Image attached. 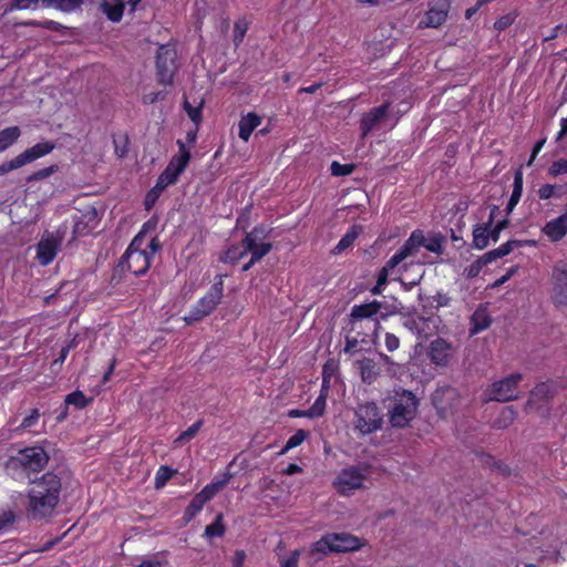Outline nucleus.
I'll return each instance as SVG.
<instances>
[{
    "mask_svg": "<svg viewBox=\"0 0 567 567\" xmlns=\"http://www.w3.org/2000/svg\"><path fill=\"white\" fill-rule=\"evenodd\" d=\"M383 414L373 402L359 404L354 412V430L367 435L379 431L382 427Z\"/></svg>",
    "mask_w": 567,
    "mask_h": 567,
    "instance_id": "0eeeda50",
    "label": "nucleus"
},
{
    "mask_svg": "<svg viewBox=\"0 0 567 567\" xmlns=\"http://www.w3.org/2000/svg\"><path fill=\"white\" fill-rule=\"evenodd\" d=\"M369 475V468L365 465H352L342 468L333 481L337 492L343 496L351 495L354 491L363 487V483Z\"/></svg>",
    "mask_w": 567,
    "mask_h": 567,
    "instance_id": "423d86ee",
    "label": "nucleus"
},
{
    "mask_svg": "<svg viewBox=\"0 0 567 567\" xmlns=\"http://www.w3.org/2000/svg\"><path fill=\"white\" fill-rule=\"evenodd\" d=\"M204 505L205 503L198 496L195 495L184 512L185 520H192L196 516V514L203 509Z\"/></svg>",
    "mask_w": 567,
    "mask_h": 567,
    "instance_id": "a19ab883",
    "label": "nucleus"
},
{
    "mask_svg": "<svg viewBox=\"0 0 567 567\" xmlns=\"http://www.w3.org/2000/svg\"><path fill=\"white\" fill-rule=\"evenodd\" d=\"M231 478V474L230 473H225L223 478L220 480H214L209 486L216 492V494L218 492H220L227 484L228 482L230 481Z\"/></svg>",
    "mask_w": 567,
    "mask_h": 567,
    "instance_id": "680f3d73",
    "label": "nucleus"
},
{
    "mask_svg": "<svg viewBox=\"0 0 567 567\" xmlns=\"http://www.w3.org/2000/svg\"><path fill=\"white\" fill-rule=\"evenodd\" d=\"M382 308L383 302L378 300L354 305L349 313V322L352 326L351 329L354 330V326L361 320L373 319Z\"/></svg>",
    "mask_w": 567,
    "mask_h": 567,
    "instance_id": "a211bd4d",
    "label": "nucleus"
},
{
    "mask_svg": "<svg viewBox=\"0 0 567 567\" xmlns=\"http://www.w3.org/2000/svg\"><path fill=\"white\" fill-rule=\"evenodd\" d=\"M433 302H435V308L450 307L452 302V298L445 292H436L435 296L432 297Z\"/></svg>",
    "mask_w": 567,
    "mask_h": 567,
    "instance_id": "4d7b16f0",
    "label": "nucleus"
},
{
    "mask_svg": "<svg viewBox=\"0 0 567 567\" xmlns=\"http://www.w3.org/2000/svg\"><path fill=\"white\" fill-rule=\"evenodd\" d=\"M525 245H535L534 240H508L507 243L501 245L498 248L487 251L483 255L485 258V261L488 264L507 256L511 254L515 248L523 247Z\"/></svg>",
    "mask_w": 567,
    "mask_h": 567,
    "instance_id": "4be33fe9",
    "label": "nucleus"
},
{
    "mask_svg": "<svg viewBox=\"0 0 567 567\" xmlns=\"http://www.w3.org/2000/svg\"><path fill=\"white\" fill-rule=\"evenodd\" d=\"M565 186H557L551 184L542 185L538 189V197L540 199H549L551 197H560L566 193Z\"/></svg>",
    "mask_w": 567,
    "mask_h": 567,
    "instance_id": "72a5a7b5",
    "label": "nucleus"
},
{
    "mask_svg": "<svg viewBox=\"0 0 567 567\" xmlns=\"http://www.w3.org/2000/svg\"><path fill=\"white\" fill-rule=\"evenodd\" d=\"M16 522V514L12 511H0V532L8 529Z\"/></svg>",
    "mask_w": 567,
    "mask_h": 567,
    "instance_id": "864d4df0",
    "label": "nucleus"
},
{
    "mask_svg": "<svg viewBox=\"0 0 567 567\" xmlns=\"http://www.w3.org/2000/svg\"><path fill=\"white\" fill-rule=\"evenodd\" d=\"M267 230L264 226H256L249 233H246L243 239L244 252H250L252 262L261 260L272 248L271 243H265Z\"/></svg>",
    "mask_w": 567,
    "mask_h": 567,
    "instance_id": "9d476101",
    "label": "nucleus"
},
{
    "mask_svg": "<svg viewBox=\"0 0 567 567\" xmlns=\"http://www.w3.org/2000/svg\"><path fill=\"white\" fill-rule=\"evenodd\" d=\"M299 551L295 550L290 557L280 563V567H298Z\"/></svg>",
    "mask_w": 567,
    "mask_h": 567,
    "instance_id": "774afa93",
    "label": "nucleus"
},
{
    "mask_svg": "<svg viewBox=\"0 0 567 567\" xmlns=\"http://www.w3.org/2000/svg\"><path fill=\"white\" fill-rule=\"evenodd\" d=\"M90 399H87L83 392L74 391L65 396V405H74L76 409H84L90 403Z\"/></svg>",
    "mask_w": 567,
    "mask_h": 567,
    "instance_id": "58836bf2",
    "label": "nucleus"
},
{
    "mask_svg": "<svg viewBox=\"0 0 567 567\" xmlns=\"http://www.w3.org/2000/svg\"><path fill=\"white\" fill-rule=\"evenodd\" d=\"M565 207L566 210L563 215L548 221L543 228V233L551 241H558L567 234V202Z\"/></svg>",
    "mask_w": 567,
    "mask_h": 567,
    "instance_id": "aec40b11",
    "label": "nucleus"
},
{
    "mask_svg": "<svg viewBox=\"0 0 567 567\" xmlns=\"http://www.w3.org/2000/svg\"><path fill=\"white\" fill-rule=\"evenodd\" d=\"M327 393L321 392L315 403L306 410L307 417L313 419L323 415L326 410Z\"/></svg>",
    "mask_w": 567,
    "mask_h": 567,
    "instance_id": "f704fd0d",
    "label": "nucleus"
},
{
    "mask_svg": "<svg viewBox=\"0 0 567 567\" xmlns=\"http://www.w3.org/2000/svg\"><path fill=\"white\" fill-rule=\"evenodd\" d=\"M417 320H421V321H429V322H432V321H435L436 318L434 317H429V318H424V317H419V318H414V317H408L406 320L404 321L403 326L405 328H408L409 330L411 331H414V330H417Z\"/></svg>",
    "mask_w": 567,
    "mask_h": 567,
    "instance_id": "13d9d810",
    "label": "nucleus"
},
{
    "mask_svg": "<svg viewBox=\"0 0 567 567\" xmlns=\"http://www.w3.org/2000/svg\"><path fill=\"white\" fill-rule=\"evenodd\" d=\"M61 478L47 472L40 478L32 482L28 492V514L32 519H43L50 517L55 511L61 494Z\"/></svg>",
    "mask_w": 567,
    "mask_h": 567,
    "instance_id": "f257e3e1",
    "label": "nucleus"
},
{
    "mask_svg": "<svg viewBox=\"0 0 567 567\" xmlns=\"http://www.w3.org/2000/svg\"><path fill=\"white\" fill-rule=\"evenodd\" d=\"M171 171H172V168L171 169L165 168L156 181V184L154 187L157 188L158 190H161V193H163L167 186L175 184L178 179V177Z\"/></svg>",
    "mask_w": 567,
    "mask_h": 567,
    "instance_id": "4c0bfd02",
    "label": "nucleus"
},
{
    "mask_svg": "<svg viewBox=\"0 0 567 567\" xmlns=\"http://www.w3.org/2000/svg\"><path fill=\"white\" fill-rule=\"evenodd\" d=\"M245 255H247L246 252H244V249L243 250H239L237 247H231L229 248L225 254L224 256L220 257V260L224 261V262H231V264H235L237 262L239 259H241Z\"/></svg>",
    "mask_w": 567,
    "mask_h": 567,
    "instance_id": "3c124183",
    "label": "nucleus"
},
{
    "mask_svg": "<svg viewBox=\"0 0 567 567\" xmlns=\"http://www.w3.org/2000/svg\"><path fill=\"white\" fill-rule=\"evenodd\" d=\"M142 245L143 231H140L134 237L118 262V267L122 271L127 270L135 276H142L146 274L151 267L152 259L148 250L142 248Z\"/></svg>",
    "mask_w": 567,
    "mask_h": 567,
    "instance_id": "f03ea898",
    "label": "nucleus"
},
{
    "mask_svg": "<svg viewBox=\"0 0 567 567\" xmlns=\"http://www.w3.org/2000/svg\"><path fill=\"white\" fill-rule=\"evenodd\" d=\"M21 131L18 126L6 127L0 131V153L12 146L20 137Z\"/></svg>",
    "mask_w": 567,
    "mask_h": 567,
    "instance_id": "7c9ffc66",
    "label": "nucleus"
},
{
    "mask_svg": "<svg viewBox=\"0 0 567 567\" xmlns=\"http://www.w3.org/2000/svg\"><path fill=\"white\" fill-rule=\"evenodd\" d=\"M65 229L54 233L45 231L37 245V259L42 266H47L55 258L64 239Z\"/></svg>",
    "mask_w": 567,
    "mask_h": 567,
    "instance_id": "9b49d317",
    "label": "nucleus"
},
{
    "mask_svg": "<svg viewBox=\"0 0 567 567\" xmlns=\"http://www.w3.org/2000/svg\"><path fill=\"white\" fill-rule=\"evenodd\" d=\"M40 417V412L38 409H33L30 413V415L25 416L21 422V427L28 429L33 426Z\"/></svg>",
    "mask_w": 567,
    "mask_h": 567,
    "instance_id": "052dcab7",
    "label": "nucleus"
},
{
    "mask_svg": "<svg viewBox=\"0 0 567 567\" xmlns=\"http://www.w3.org/2000/svg\"><path fill=\"white\" fill-rule=\"evenodd\" d=\"M203 421H197L190 425L186 431L182 432L179 436L174 441L175 444L192 440L200 430Z\"/></svg>",
    "mask_w": 567,
    "mask_h": 567,
    "instance_id": "49530a36",
    "label": "nucleus"
},
{
    "mask_svg": "<svg viewBox=\"0 0 567 567\" xmlns=\"http://www.w3.org/2000/svg\"><path fill=\"white\" fill-rule=\"evenodd\" d=\"M330 169L333 176H348L354 171V165L332 162Z\"/></svg>",
    "mask_w": 567,
    "mask_h": 567,
    "instance_id": "09e8293b",
    "label": "nucleus"
},
{
    "mask_svg": "<svg viewBox=\"0 0 567 567\" xmlns=\"http://www.w3.org/2000/svg\"><path fill=\"white\" fill-rule=\"evenodd\" d=\"M39 0H12L11 8L25 10L38 4Z\"/></svg>",
    "mask_w": 567,
    "mask_h": 567,
    "instance_id": "69168bd1",
    "label": "nucleus"
},
{
    "mask_svg": "<svg viewBox=\"0 0 567 567\" xmlns=\"http://www.w3.org/2000/svg\"><path fill=\"white\" fill-rule=\"evenodd\" d=\"M516 415L517 413L513 406H505L493 425L498 430L507 429L514 422Z\"/></svg>",
    "mask_w": 567,
    "mask_h": 567,
    "instance_id": "473e14b6",
    "label": "nucleus"
},
{
    "mask_svg": "<svg viewBox=\"0 0 567 567\" xmlns=\"http://www.w3.org/2000/svg\"><path fill=\"white\" fill-rule=\"evenodd\" d=\"M361 547L360 539L349 533H330L323 535L312 546V551L327 555L329 553H346Z\"/></svg>",
    "mask_w": 567,
    "mask_h": 567,
    "instance_id": "39448f33",
    "label": "nucleus"
},
{
    "mask_svg": "<svg viewBox=\"0 0 567 567\" xmlns=\"http://www.w3.org/2000/svg\"><path fill=\"white\" fill-rule=\"evenodd\" d=\"M457 390L453 386H443L433 394V402L441 410L454 409V401H457Z\"/></svg>",
    "mask_w": 567,
    "mask_h": 567,
    "instance_id": "412c9836",
    "label": "nucleus"
},
{
    "mask_svg": "<svg viewBox=\"0 0 567 567\" xmlns=\"http://www.w3.org/2000/svg\"><path fill=\"white\" fill-rule=\"evenodd\" d=\"M548 174L554 177L561 174H567V159L560 158L555 161L548 168Z\"/></svg>",
    "mask_w": 567,
    "mask_h": 567,
    "instance_id": "5fc2aeb1",
    "label": "nucleus"
},
{
    "mask_svg": "<svg viewBox=\"0 0 567 567\" xmlns=\"http://www.w3.org/2000/svg\"><path fill=\"white\" fill-rule=\"evenodd\" d=\"M308 436V432L305 430H298L293 435H291L286 445L282 447L280 454H285L287 451L299 446Z\"/></svg>",
    "mask_w": 567,
    "mask_h": 567,
    "instance_id": "79ce46f5",
    "label": "nucleus"
},
{
    "mask_svg": "<svg viewBox=\"0 0 567 567\" xmlns=\"http://www.w3.org/2000/svg\"><path fill=\"white\" fill-rule=\"evenodd\" d=\"M451 8V0H432L422 23L425 27L439 28L447 18Z\"/></svg>",
    "mask_w": 567,
    "mask_h": 567,
    "instance_id": "dca6fc26",
    "label": "nucleus"
},
{
    "mask_svg": "<svg viewBox=\"0 0 567 567\" xmlns=\"http://www.w3.org/2000/svg\"><path fill=\"white\" fill-rule=\"evenodd\" d=\"M216 495V492L208 485H206L196 496H198L205 504Z\"/></svg>",
    "mask_w": 567,
    "mask_h": 567,
    "instance_id": "338daca9",
    "label": "nucleus"
},
{
    "mask_svg": "<svg viewBox=\"0 0 567 567\" xmlns=\"http://www.w3.org/2000/svg\"><path fill=\"white\" fill-rule=\"evenodd\" d=\"M453 348L450 342L437 338L430 343L429 357L436 365H446L452 357Z\"/></svg>",
    "mask_w": 567,
    "mask_h": 567,
    "instance_id": "6ab92c4d",
    "label": "nucleus"
},
{
    "mask_svg": "<svg viewBox=\"0 0 567 567\" xmlns=\"http://www.w3.org/2000/svg\"><path fill=\"white\" fill-rule=\"evenodd\" d=\"M492 323L491 316L486 308L480 307L471 317V333L475 334L487 329Z\"/></svg>",
    "mask_w": 567,
    "mask_h": 567,
    "instance_id": "cd10ccee",
    "label": "nucleus"
},
{
    "mask_svg": "<svg viewBox=\"0 0 567 567\" xmlns=\"http://www.w3.org/2000/svg\"><path fill=\"white\" fill-rule=\"evenodd\" d=\"M161 190H158L157 188L153 187L145 196V207L146 209H150L153 207V205L155 204V202L157 200V198L159 197L161 195Z\"/></svg>",
    "mask_w": 567,
    "mask_h": 567,
    "instance_id": "0e129e2a",
    "label": "nucleus"
},
{
    "mask_svg": "<svg viewBox=\"0 0 567 567\" xmlns=\"http://www.w3.org/2000/svg\"><path fill=\"white\" fill-rule=\"evenodd\" d=\"M417 409L416 396L408 390L395 392L393 404L388 412L389 421L393 427H404L414 419Z\"/></svg>",
    "mask_w": 567,
    "mask_h": 567,
    "instance_id": "7ed1b4c3",
    "label": "nucleus"
},
{
    "mask_svg": "<svg viewBox=\"0 0 567 567\" xmlns=\"http://www.w3.org/2000/svg\"><path fill=\"white\" fill-rule=\"evenodd\" d=\"M223 277V275H218L216 277V280L210 287L209 291L203 298H200L198 302L184 317V320L187 324L200 321L203 318L210 315L220 303V300L224 296Z\"/></svg>",
    "mask_w": 567,
    "mask_h": 567,
    "instance_id": "20e7f679",
    "label": "nucleus"
},
{
    "mask_svg": "<svg viewBox=\"0 0 567 567\" xmlns=\"http://www.w3.org/2000/svg\"><path fill=\"white\" fill-rule=\"evenodd\" d=\"M25 25L41 27V28H44V29H48L51 31H59L62 28V24H60L59 22L53 21V20H47L43 22L29 21V22H25Z\"/></svg>",
    "mask_w": 567,
    "mask_h": 567,
    "instance_id": "6e6d98bb",
    "label": "nucleus"
},
{
    "mask_svg": "<svg viewBox=\"0 0 567 567\" xmlns=\"http://www.w3.org/2000/svg\"><path fill=\"white\" fill-rule=\"evenodd\" d=\"M177 145L178 155L173 156L166 168H172L171 172L174 173L177 177H179V175L184 172V169L189 163L190 152L186 148V145L183 141L178 140Z\"/></svg>",
    "mask_w": 567,
    "mask_h": 567,
    "instance_id": "5701e85b",
    "label": "nucleus"
},
{
    "mask_svg": "<svg viewBox=\"0 0 567 567\" xmlns=\"http://www.w3.org/2000/svg\"><path fill=\"white\" fill-rule=\"evenodd\" d=\"M102 12L113 22H118L123 17L124 2L122 0H101Z\"/></svg>",
    "mask_w": 567,
    "mask_h": 567,
    "instance_id": "bb28decb",
    "label": "nucleus"
},
{
    "mask_svg": "<svg viewBox=\"0 0 567 567\" xmlns=\"http://www.w3.org/2000/svg\"><path fill=\"white\" fill-rule=\"evenodd\" d=\"M360 370L362 382L367 384L373 383L380 375V370L373 359L363 358L355 362Z\"/></svg>",
    "mask_w": 567,
    "mask_h": 567,
    "instance_id": "393cba45",
    "label": "nucleus"
},
{
    "mask_svg": "<svg viewBox=\"0 0 567 567\" xmlns=\"http://www.w3.org/2000/svg\"><path fill=\"white\" fill-rule=\"evenodd\" d=\"M248 30V22L246 19H239L235 22L234 25V44L236 48H238L241 42L244 41V38Z\"/></svg>",
    "mask_w": 567,
    "mask_h": 567,
    "instance_id": "ea45409f",
    "label": "nucleus"
},
{
    "mask_svg": "<svg viewBox=\"0 0 567 567\" xmlns=\"http://www.w3.org/2000/svg\"><path fill=\"white\" fill-rule=\"evenodd\" d=\"M523 193V172L522 169H517L514 176L513 192L511 198L507 203L506 210L509 214L514 207L517 205L522 197Z\"/></svg>",
    "mask_w": 567,
    "mask_h": 567,
    "instance_id": "c85d7f7f",
    "label": "nucleus"
},
{
    "mask_svg": "<svg viewBox=\"0 0 567 567\" xmlns=\"http://www.w3.org/2000/svg\"><path fill=\"white\" fill-rule=\"evenodd\" d=\"M488 262L485 261V258L482 256L475 261H473L468 267L464 269V276L467 278H475L481 272L482 268L486 266Z\"/></svg>",
    "mask_w": 567,
    "mask_h": 567,
    "instance_id": "de8ad7c7",
    "label": "nucleus"
},
{
    "mask_svg": "<svg viewBox=\"0 0 567 567\" xmlns=\"http://www.w3.org/2000/svg\"><path fill=\"white\" fill-rule=\"evenodd\" d=\"M75 346H76V340H75V338H73L66 346H64L61 349L59 357L52 362L51 367L52 368H55V367L61 368V365L65 361L70 350L75 348Z\"/></svg>",
    "mask_w": 567,
    "mask_h": 567,
    "instance_id": "603ef678",
    "label": "nucleus"
},
{
    "mask_svg": "<svg viewBox=\"0 0 567 567\" xmlns=\"http://www.w3.org/2000/svg\"><path fill=\"white\" fill-rule=\"evenodd\" d=\"M174 473L175 471L171 467L165 465L161 466L155 476V488H162Z\"/></svg>",
    "mask_w": 567,
    "mask_h": 567,
    "instance_id": "a18cd8bd",
    "label": "nucleus"
},
{
    "mask_svg": "<svg viewBox=\"0 0 567 567\" xmlns=\"http://www.w3.org/2000/svg\"><path fill=\"white\" fill-rule=\"evenodd\" d=\"M445 241L446 238L441 233H432L429 234L427 237L424 235V244H422V247L431 252L441 255L443 254V246Z\"/></svg>",
    "mask_w": 567,
    "mask_h": 567,
    "instance_id": "c756f323",
    "label": "nucleus"
},
{
    "mask_svg": "<svg viewBox=\"0 0 567 567\" xmlns=\"http://www.w3.org/2000/svg\"><path fill=\"white\" fill-rule=\"evenodd\" d=\"M18 461L25 470L40 472L48 464L49 455L42 447L31 446L19 452Z\"/></svg>",
    "mask_w": 567,
    "mask_h": 567,
    "instance_id": "4468645a",
    "label": "nucleus"
},
{
    "mask_svg": "<svg viewBox=\"0 0 567 567\" xmlns=\"http://www.w3.org/2000/svg\"><path fill=\"white\" fill-rule=\"evenodd\" d=\"M359 231L357 227H352L337 244V246L333 249L334 254H340L344 251L347 248L352 246L354 240L358 238Z\"/></svg>",
    "mask_w": 567,
    "mask_h": 567,
    "instance_id": "c9c22d12",
    "label": "nucleus"
},
{
    "mask_svg": "<svg viewBox=\"0 0 567 567\" xmlns=\"http://www.w3.org/2000/svg\"><path fill=\"white\" fill-rule=\"evenodd\" d=\"M499 213V208L496 205L491 207L489 216L486 223L476 224L473 228V246L476 249H484L489 243V228L492 227L495 217Z\"/></svg>",
    "mask_w": 567,
    "mask_h": 567,
    "instance_id": "f3484780",
    "label": "nucleus"
},
{
    "mask_svg": "<svg viewBox=\"0 0 567 567\" xmlns=\"http://www.w3.org/2000/svg\"><path fill=\"white\" fill-rule=\"evenodd\" d=\"M553 395V386L547 382L538 383L532 391L530 396L537 400H545Z\"/></svg>",
    "mask_w": 567,
    "mask_h": 567,
    "instance_id": "37998d69",
    "label": "nucleus"
},
{
    "mask_svg": "<svg viewBox=\"0 0 567 567\" xmlns=\"http://www.w3.org/2000/svg\"><path fill=\"white\" fill-rule=\"evenodd\" d=\"M55 147V144L50 141L38 143L30 148H27L14 158L3 162L0 164V176H3L14 169L21 168L22 166L30 164L49 153Z\"/></svg>",
    "mask_w": 567,
    "mask_h": 567,
    "instance_id": "6e6552de",
    "label": "nucleus"
},
{
    "mask_svg": "<svg viewBox=\"0 0 567 567\" xmlns=\"http://www.w3.org/2000/svg\"><path fill=\"white\" fill-rule=\"evenodd\" d=\"M558 306H567V262L560 261L553 270V296Z\"/></svg>",
    "mask_w": 567,
    "mask_h": 567,
    "instance_id": "2eb2a0df",
    "label": "nucleus"
},
{
    "mask_svg": "<svg viewBox=\"0 0 567 567\" xmlns=\"http://www.w3.org/2000/svg\"><path fill=\"white\" fill-rule=\"evenodd\" d=\"M424 244V233L421 229L412 231L410 237L399 249L405 258L414 256Z\"/></svg>",
    "mask_w": 567,
    "mask_h": 567,
    "instance_id": "a878e982",
    "label": "nucleus"
},
{
    "mask_svg": "<svg viewBox=\"0 0 567 567\" xmlns=\"http://www.w3.org/2000/svg\"><path fill=\"white\" fill-rule=\"evenodd\" d=\"M59 169V166L58 165H51V166H48V167H44V168H41L34 173H32L31 175H29L27 177V183H33V182H38V181H42L44 178H48L50 177L52 174H54L55 172H58Z\"/></svg>",
    "mask_w": 567,
    "mask_h": 567,
    "instance_id": "c03bdc74",
    "label": "nucleus"
},
{
    "mask_svg": "<svg viewBox=\"0 0 567 567\" xmlns=\"http://www.w3.org/2000/svg\"><path fill=\"white\" fill-rule=\"evenodd\" d=\"M261 123V117L255 112H249L247 115L243 116L239 121L238 127V136L248 142L251 133L255 128H257Z\"/></svg>",
    "mask_w": 567,
    "mask_h": 567,
    "instance_id": "b1692460",
    "label": "nucleus"
},
{
    "mask_svg": "<svg viewBox=\"0 0 567 567\" xmlns=\"http://www.w3.org/2000/svg\"><path fill=\"white\" fill-rule=\"evenodd\" d=\"M390 112V103H383L365 112L360 120L361 138H365L371 132L381 127Z\"/></svg>",
    "mask_w": 567,
    "mask_h": 567,
    "instance_id": "ddd939ff",
    "label": "nucleus"
},
{
    "mask_svg": "<svg viewBox=\"0 0 567 567\" xmlns=\"http://www.w3.org/2000/svg\"><path fill=\"white\" fill-rule=\"evenodd\" d=\"M522 379L520 373H513L493 382L487 390L488 401L509 402L517 400L519 398L517 386Z\"/></svg>",
    "mask_w": 567,
    "mask_h": 567,
    "instance_id": "1a4fd4ad",
    "label": "nucleus"
},
{
    "mask_svg": "<svg viewBox=\"0 0 567 567\" xmlns=\"http://www.w3.org/2000/svg\"><path fill=\"white\" fill-rule=\"evenodd\" d=\"M225 534V525L223 524V514H218L215 520L207 525L204 532L206 537H221Z\"/></svg>",
    "mask_w": 567,
    "mask_h": 567,
    "instance_id": "e433bc0d",
    "label": "nucleus"
},
{
    "mask_svg": "<svg viewBox=\"0 0 567 567\" xmlns=\"http://www.w3.org/2000/svg\"><path fill=\"white\" fill-rule=\"evenodd\" d=\"M384 341H385V347H386L388 351H390V352L395 351L400 347V340L393 333L386 332Z\"/></svg>",
    "mask_w": 567,
    "mask_h": 567,
    "instance_id": "e2e57ef3",
    "label": "nucleus"
},
{
    "mask_svg": "<svg viewBox=\"0 0 567 567\" xmlns=\"http://www.w3.org/2000/svg\"><path fill=\"white\" fill-rule=\"evenodd\" d=\"M202 104L203 102L199 104V106H193L188 101H185L184 102V110L186 111L187 115L189 116V118L196 124L198 125L199 122L202 121Z\"/></svg>",
    "mask_w": 567,
    "mask_h": 567,
    "instance_id": "8fccbe9b",
    "label": "nucleus"
},
{
    "mask_svg": "<svg viewBox=\"0 0 567 567\" xmlns=\"http://www.w3.org/2000/svg\"><path fill=\"white\" fill-rule=\"evenodd\" d=\"M406 258L403 256V254L398 250L383 266L386 268L390 272L394 270L395 267H398L403 260Z\"/></svg>",
    "mask_w": 567,
    "mask_h": 567,
    "instance_id": "bf43d9fd",
    "label": "nucleus"
},
{
    "mask_svg": "<svg viewBox=\"0 0 567 567\" xmlns=\"http://www.w3.org/2000/svg\"><path fill=\"white\" fill-rule=\"evenodd\" d=\"M42 4L63 12H72L82 7L83 0H42Z\"/></svg>",
    "mask_w": 567,
    "mask_h": 567,
    "instance_id": "2f4dec72",
    "label": "nucleus"
},
{
    "mask_svg": "<svg viewBox=\"0 0 567 567\" xmlns=\"http://www.w3.org/2000/svg\"><path fill=\"white\" fill-rule=\"evenodd\" d=\"M177 52L171 45H161L156 54L157 79L161 84H172L176 65Z\"/></svg>",
    "mask_w": 567,
    "mask_h": 567,
    "instance_id": "f8f14e48",
    "label": "nucleus"
}]
</instances>
